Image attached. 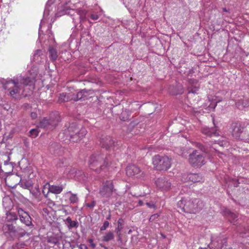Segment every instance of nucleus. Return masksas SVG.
<instances>
[{
	"label": "nucleus",
	"mask_w": 249,
	"mask_h": 249,
	"mask_svg": "<svg viewBox=\"0 0 249 249\" xmlns=\"http://www.w3.org/2000/svg\"><path fill=\"white\" fill-rule=\"evenodd\" d=\"M88 8L86 1L84 0L75 2L74 0H48L47 1L43 18L41 20L40 28L45 20H50L54 22L57 17L64 15H68L72 18L76 27L87 20Z\"/></svg>",
	"instance_id": "f257e3e1"
},
{
	"label": "nucleus",
	"mask_w": 249,
	"mask_h": 249,
	"mask_svg": "<svg viewBox=\"0 0 249 249\" xmlns=\"http://www.w3.org/2000/svg\"><path fill=\"white\" fill-rule=\"evenodd\" d=\"M29 74L30 76L25 77L20 75L12 80L6 81L3 84V88L8 94L13 98L18 99L32 92L37 75L36 69L34 68L30 70Z\"/></svg>",
	"instance_id": "f03ea898"
},
{
	"label": "nucleus",
	"mask_w": 249,
	"mask_h": 249,
	"mask_svg": "<svg viewBox=\"0 0 249 249\" xmlns=\"http://www.w3.org/2000/svg\"><path fill=\"white\" fill-rule=\"evenodd\" d=\"M53 22H51L50 20H45L43 22L42 26L40 28V25H39V30H38V38L40 41L43 40V37L41 36L42 34L43 33V28H45V27H47V30L46 31V33L48 34L47 36H48V44L46 45H49V52L50 54V57L53 60H55L57 59L58 55L57 52L55 49H54L53 46L55 43V40L53 37V36L51 33L50 29L52 28V24ZM41 25V23H40Z\"/></svg>",
	"instance_id": "7ed1b4c3"
},
{
	"label": "nucleus",
	"mask_w": 249,
	"mask_h": 249,
	"mask_svg": "<svg viewBox=\"0 0 249 249\" xmlns=\"http://www.w3.org/2000/svg\"><path fill=\"white\" fill-rule=\"evenodd\" d=\"M87 132L85 128H81V129H79L75 123H72L67 129H65L62 133L59 134V137H62L61 135L65 136L66 139H63V141H65L66 142L68 141L77 142L86 135Z\"/></svg>",
	"instance_id": "20e7f679"
},
{
	"label": "nucleus",
	"mask_w": 249,
	"mask_h": 249,
	"mask_svg": "<svg viewBox=\"0 0 249 249\" xmlns=\"http://www.w3.org/2000/svg\"><path fill=\"white\" fill-rule=\"evenodd\" d=\"M177 205L181 212L188 213H196L204 206L202 201L196 198L191 200L189 197L182 198L178 202Z\"/></svg>",
	"instance_id": "39448f33"
},
{
	"label": "nucleus",
	"mask_w": 249,
	"mask_h": 249,
	"mask_svg": "<svg viewBox=\"0 0 249 249\" xmlns=\"http://www.w3.org/2000/svg\"><path fill=\"white\" fill-rule=\"evenodd\" d=\"M103 159L100 155H92L90 157L89 161V167L91 169L94 170L96 173H100L104 170L106 168L109 169L110 167L113 168L114 165L110 161L109 158H107L102 164V161Z\"/></svg>",
	"instance_id": "423d86ee"
},
{
	"label": "nucleus",
	"mask_w": 249,
	"mask_h": 249,
	"mask_svg": "<svg viewBox=\"0 0 249 249\" xmlns=\"http://www.w3.org/2000/svg\"><path fill=\"white\" fill-rule=\"evenodd\" d=\"M3 234L8 238L14 239L25 235L26 231L20 228H16L12 223H3L2 227Z\"/></svg>",
	"instance_id": "0eeeda50"
},
{
	"label": "nucleus",
	"mask_w": 249,
	"mask_h": 249,
	"mask_svg": "<svg viewBox=\"0 0 249 249\" xmlns=\"http://www.w3.org/2000/svg\"><path fill=\"white\" fill-rule=\"evenodd\" d=\"M22 176L24 178H27L28 179H31L34 176L31 167H27L26 169H25L24 174L21 175L20 177L13 175L6 177L5 178L6 185L10 188H14L21 181Z\"/></svg>",
	"instance_id": "6e6552de"
},
{
	"label": "nucleus",
	"mask_w": 249,
	"mask_h": 249,
	"mask_svg": "<svg viewBox=\"0 0 249 249\" xmlns=\"http://www.w3.org/2000/svg\"><path fill=\"white\" fill-rule=\"evenodd\" d=\"M152 161L154 168L160 171L167 170L171 165V160L166 156H155Z\"/></svg>",
	"instance_id": "1a4fd4ad"
},
{
	"label": "nucleus",
	"mask_w": 249,
	"mask_h": 249,
	"mask_svg": "<svg viewBox=\"0 0 249 249\" xmlns=\"http://www.w3.org/2000/svg\"><path fill=\"white\" fill-rule=\"evenodd\" d=\"M60 116L58 112H55L52 113L50 118L48 119L44 118L39 122L38 127L46 129H53L60 121Z\"/></svg>",
	"instance_id": "9d476101"
},
{
	"label": "nucleus",
	"mask_w": 249,
	"mask_h": 249,
	"mask_svg": "<svg viewBox=\"0 0 249 249\" xmlns=\"http://www.w3.org/2000/svg\"><path fill=\"white\" fill-rule=\"evenodd\" d=\"M232 128V135L234 138L249 142V134L245 131V127L241 123L233 124Z\"/></svg>",
	"instance_id": "9b49d317"
},
{
	"label": "nucleus",
	"mask_w": 249,
	"mask_h": 249,
	"mask_svg": "<svg viewBox=\"0 0 249 249\" xmlns=\"http://www.w3.org/2000/svg\"><path fill=\"white\" fill-rule=\"evenodd\" d=\"M189 162L194 167H200L205 162L204 156L197 150H194L189 155Z\"/></svg>",
	"instance_id": "f8f14e48"
},
{
	"label": "nucleus",
	"mask_w": 249,
	"mask_h": 249,
	"mask_svg": "<svg viewBox=\"0 0 249 249\" xmlns=\"http://www.w3.org/2000/svg\"><path fill=\"white\" fill-rule=\"evenodd\" d=\"M114 191V187L111 180H107L103 183L100 189V194L104 198L110 197Z\"/></svg>",
	"instance_id": "ddd939ff"
},
{
	"label": "nucleus",
	"mask_w": 249,
	"mask_h": 249,
	"mask_svg": "<svg viewBox=\"0 0 249 249\" xmlns=\"http://www.w3.org/2000/svg\"><path fill=\"white\" fill-rule=\"evenodd\" d=\"M63 190L61 186L51 185L49 183H46L43 187L42 193L46 198L48 196L49 193H52L54 194H59Z\"/></svg>",
	"instance_id": "4468645a"
},
{
	"label": "nucleus",
	"mask_w": 249,
	"mask_h": 249,
	"mask_svg": "<svg viewBox=\"0 0 249 249\" xmlns=\"http://www.w3.org/2000/svg\"><path fill=\"white\" fill-rule=\"evenodd\" d=\"M155 184L159 189L164 191L169 190L171 187L170 180L165 177L157 178L155 180Z\"/></svg>",
	"instance_id": "2eb2a0df"
},
{
	"label": "nucleus",
	"mask_w": 249,
	"mask_h": 249,
	"mask_svg": "<svg viewBox=\"0 0 249 249\" xmlns=\"http://www.w3.org/2000/svg\"><path fill=\"white\" fill-rule=\"evenodd\" d=\"M126 174L129 177L134 176L138 178L143 175V172L138 166L134 164H131L127 166Z\"/></svg>",
	"instance_id": "dca6fc26"
},
{
	"label": "nucleus",
	"mask_w": 249,
	"mask_h": 249,
	"mask_svg": "<svg viewBox=\"0 0 249 249\" xmlns=\"http://www.w3.org/2000/svg\"><path fill=\"white\" fill-rule=\"evenodd\" d=\"M93 91L92 90H87L84 89L74 95L72 99L75 101L79 100H85L92 97Z\"/></svg>",
	"instance_id": "f3484780"
},
{
	"label": "nucleus",
	"mask_w": 249,
	"mask_h": 249,
	"mask_svg": "<svg viewBox=\"0 0 249 249\" xmlns=\"http://www.w3.org/2000/svg\"><path fill=\"white\" fill-rule=\"evenodd\" d=\"M17 210L19 216L20 221L26 226H30L32 224L31 218L27 212L20 208H17Z\"/></svg>",
	"instance_id": "a211bd4d"
},
{
	"label": "nucleus",
	"mask_w": 249,
	"mask_h": 249,
	"mask_svg": "<svg viewBox=\"0 0 249 249\" xmlns=\"http://www.w3.org/2000/svg\"><path fill=\"white\" fill-rule=\"evenodd\" d=\"M183 182H192L193 183L200 182L202 180V176L198 174H187L183 175L181 179Z\"/></svg>",
	"instance_id": "6ab92c4d"
},
{
	"label": "nucleus",
	"mask_w": 249,
	"mask_h": 249,
	"mask_svg": "<svg viewBox=\"0 0 249 249\" xmlns=\"http://www.w3.org/2000/svg\"><path fill=\"white\" fill-rule=\"evenodd\" d=\"M0 159L3 161V166L5 167L10 173H11L13 170L14 163L12 162H10L11 160L10 153L0 154Z\"/></svg>",
	"instance_id": "aec40b11"
},
{
	"label": "nucleus",
	"mask_w": 249,
	"mask_h": 249,
	"mask_svg": "<svg viewBox=\"0 0 249 249\" xmlns=\"http://www.w3.org/2000/svg\"><path fill=\"white\" fill-rule=\"evenodd\" d=\"M102 147L106 149H110L111 147L114 146L115 142L109 136H106L102 138L100 141Z\"/></svg>",
	"instance_id": "412c9836"
},
{
	"label": "nucleus",
	"mask_w": 249,
	"mask_h": 249,
	"mask_svg": "<svg viewBox=\"0 0 249 249\" xmlns=\"http://www.w3.org/2000/svg\"><path fill=\"white\" fill-rule=\"evenodd\" d=\"M17 219L18 216L14 213L7 212L6 216L2 217V221L4 223L14 224Z\"/></svg>",
	"instance_id": "4be33fe9"
},
{
	"label": "nucleus",
	"mask_w": 249,
	"mask_h": 249,
	"mask_svg": "<svg viewBox=\"0 0 249 249\" xmlns=\"http://www.w3.org/2000/svg\"><path fill=\"white\" fill-rule=\"evenodd\" d=\"M226 243V239H224L223 241L221 240L219 243L218 241H214L212 240L211 245L209 246V249H221V247H224L225 244ZM199 249H207V248H200Z\"/></svg>",
	"instance_id": "5701e85b"
},
{
	"label": "nucleus",
	"mask_w": 249,
	"mask_h": 249,
	"mask_svg": "<svg viewBox=\"0 0 249 249\" xmlns=\"http://www.w3.org/2000/svg\"><path fill=\"white\" fill-rule=\"evenodd\" d=\"M202 133L208 136H218V132H217V130L215 128H209L207 127H204L202 129Z\"/></svg>",
	"instance_id": "b1692460"
},
{
	"label": "nucleus",
	"mask_w": 249,
	"mask_h": 249,
	"mask_svg": "<svg viewBox=\"0 0 249 249\" xmlns=\"http://www.w3.org/2000/svg\"><path fill=\"white\" fill-rule=\"evenodd\" d=\"M102 9L100 7H98L91 12L90 14V18L93 20H96L98 19L100 16L102 15Z\"/></svg>",
	"instance_id": "393cba45"
},
{
	"label": "nucleus",
	"mask_w": 249,
	"mask_h": 249,
	"mask_svg": "<svg viewBox=\"0 0 249 249\" xmlns=\"http://www.w3.org/2000/svg\"><path fill=\"white\" fill-rule=\"evenodd\" d=\"M3 207L5 209L10 210L13 206L11 198L9 196H5L2 199Z\"/></svg>",
	"instance_id": "a878e982"
},
{
	"label": "nucleus",
	"mask_w": 249,
	"mask_h": 249,
	"mask_svg": "<svg viewBox=\"0 0 249 249\" xmlns=\"http://www.w3.org/2000/svg\"><path fill=\"white\" fill-rule=\"evenodd\" d=\"M236 105L240 110H248L249 109V102L247 101L239 100L236 103Z\"/></svg>",
	"instance_id": "bb28decb"
},
{
	"label": "nucleus",
	"mask_w": 249,
	"mask_h": 249,
	"mask_svg": "<svg viewBox=\"0 0 249 249\" xmlns=\"http://www.w3.org/2000/svg\"><path fill=\"white\" fill-rule=\"evenodd\" d=\"M42 56L44 57V55L43 54L42 51L40 50H37L35 51L32 59L33 61L38 63L42 62L41 60H39V58L40 59H42L43 58Z\"/></svg>",
	"instance_id": "cd10ccee"
},
{
	"label": "nucleus",
	"mask_w": 249,
	"mask_h": 249,
	"mask_svg": "<svg viewBox=\"0 0 249 249\" xmlns=\"http://www.w3.org/2000/svg\"><path fill=\"white\" fill-rule=\"evenodd\" d=\"M224 214L227 217L231 222H233V221L237 217L236 214L232 213L228 209H226L224 212Z\"/></svg>",
	"instance_id": "c85d7f7f"
},
{
	"label": "nucleus",
	"mask_w": 249,
	"mask_h": 249,
	"mask_svg": "<svg viewBox=\"0 0 249 249\" xmlns=\"http://www.w3.org/2000/svg\"><path fill=\"white\" fill-rule=\"evenodd\" d=\"M224 214L227 217L231 222H233V221L237 217L236 214L232 213L228 209H226L224 212Z\"/></svg>",
	"instance_id": "c756f323"
},
{
	"label": "nucleus",
	"mask_w": 249,
	"mask_h": 249,
	"mask_svg": "<svg viewBox=\"0 0 249 249\" xmlns=\"http://www.w3.org/2000/svg\"><path fill=\"white\" fill-rule=\"evenodd\" d=\"M47 242L54 245L59 244L58 238L53 236H48L47 238Z\"/></svg>",
	"instance_id": "7c9ffc66"
},
{
	"label": "nucleus",
	"mask_w": 249,
	"mask_h": 249,
	"mask_svg": "<svg viewBox=\"0 0 249 249\" xmlns=\"http://www.w3.org/2000/svg\"><path fill=\"white\" fill-rule=\"evenodd\" d=\"M114 237V234L112 232L106 233L103 237V240L105 242H108L112 240Z\"/></svg>",
	"instance_id": "2f4dec72"
},
{
	"label": "nucleus",
	"mask_w": 249,
	"mask_h": 249,
	"mask_svg": "<svg viewBox=\"0 0 249 249\" xmlns=\"http://www.w3.org/2000/svg\"><path fill=\"white\" fill-rule=\"evenodd\" d=\"M68 194L70 195L69 199L71 203L74 204L78 202V198L76 194H72L71 192H69Z\"/></svg>",
	"instance_id": "473e14b6"
},
{
	"label": "nucleus",
	"mask_w": 249,
	"mask_h": 249,
	"mask_svg": "<svg viewBox=\"0 0 249 249\" xmlns=\"http://www.w3.org/2000/svg\"><path fill=\"white\" fill-rule=\"evenodd\" d=\"M66 221L68 224V227L69 228H74L77 226V222L75 221H72L70 217L67 218Z\"/></svg>",
	"instance_id": "72a5a7b5"
},
{
	"label": "nucleus",
	"mask_w": 249,
	"mask_h": 249,
	"mask_svg": "<svg viewBox=\"0 0 249 249\" xmlns=\"http://www.w3.org/2000/svg\"><path fill=\"white\" fill-rule=\"evenodd\" d=\"M70 97L65 93H62L59 96V101L60 102H67L69 101Z\"/></svg>",
	"instance_id": "f704fd0d"
},
{
	"label": "nucleus",
	"mask_w": 249,
	"mask_h": 249,
	"mask_svg": "<svg viewBox=\"0 0 249 249\" xmlns=\"http://www.w3.org/2000/svg\"><path fill=\"white\" fill-rule=\"evenodd\" d=\"M10 172L7 170V169L3 167V169H2L1 165H0V178H3L5 177L6 174H9Z\"/></svg>",
	"instance_id": "c9c22d12"
},
{
	"label": "nucleus",
	"mask_w": 249,
	"mask_h": 249,
	"mask_svg": "<svg viewBox=\"0 0 249 249\" xmlns=\"http://www.w3.org/2000/svg\"><path fill=\"white\" fill-rule=\"evenodd\" d=\"M123 222H124V221H123V219H122V218H120L118 220V227L116 229V231L117 233H118L119 232H120L122 230V229H123L122 225H123Z\"/></svg>",
	"instance_id": "e433bc0d"
},
{
	"label": "nucleus",
	"mask_w": 249,
	"mask_h": 249,
	"mask_svg": "<svg viewBox=\"0 0 249 249\" xmlns=\"http://www.w3.org/2000/svg\"><path fill=\"white\" fill-rule=\"evenodd\" d=\"M219 101V100L216 101L215 100L212 101V103H210V104L208 107V110L211 111L212 110H213L215 108V107L216 106L217 103Z\"/></svg>",
	"instance_id": "4c0bfd02"
},
{
	"label": "nucleus",
	"mask_w": 249,
	"mask_h": 249,
	"mask_svg": "<svg viewBox=\"0 0 249 249\" xmlns=\"http://www.w3.org/2000/svg\"><path fill=\"white\" fill-rule=\"evenodd\" d=\"M30 136L32 138L36 137L38 134V131L37 129H32L30 131Z\"/></svg>",
	"instance_id": "58836bf2"
},
{
	"label": "nucleus",
	"mask_w": 249,
	"mask_h": 249,
	"mask_svg": "<svg viewBox=\"0 0 249 249\" xmlns=\"http://www.w3.org/2000/svg\"><path fill=\"white\" fill-rule=\"evenodd\" d=\"M198 87L196 86H195L194 87H192L191 89H190L188 91V93H196L198 91Z\"/></svg>",
	"instance_id": "ea45409f"
},
{
	"label": "nucleus",
	"mask_w": 249,
	"mask_h": 249,
	"mask_svg": "<svg viewBox=\"0 0 249 249\" xmlns=\"http://www.w3.org/2000/svg\"><path fill=\"white\" fill-rule=\"evenodd\" d=\"M109 223L106 221L104 222L103 225L101 227L100 230L101 231H105L107 228L109 226Z\"/></svg>",
	"instance_id": "a19ab883"
},
{
	"label": "nucleus",
	"mask_w": 249,
	"mask_h": 249,
	"mask_svg": "<svg viewBox=\"0 0 249 249\" xmlns=\"http://www.w3.org/2000/svg\"><path fill=\"white\" fill-rule=\"evenodd\" d=\"M146 206L150 208H153V209H156V205H155V204L152 202H147L146 203Z\"/></svg>",
	"instance_id": "79ce46f5"
},
{
	"label": "nucleus",
	"mask_w": 249,
	"mask_h": 249,
	"mask_svg": "<svg viewBox=\"0 0 249 249\" xmlns=\"http://www.w3.org/2000/svg\"><path fill=\"white\" fill-rule=\"evenodd\" d=\"M88 242L89 243L90 247L92 249H94L96 247V244L93 243V240L92 239H89Z\"/></svg>",
	"instance_id": "37998d69"
},
{
	"label": "nucleus",
	"mask_w": 249,
	"mask_h": 249,
	"mask_svg": "<svg viewBox=\"0 0 249 249\" xmlns=\"http://www.w3.org/2000/svg\"><path fill=\"white\" fill-rule=\"evenodd\" d=\"M95 205V202L94 201H91L90 203H88L86 204V206L90 208H93Z\"/></svg>",
	"instance_id": "c03bdc74"
},
{
	"label": "nucleus",
	"mask_w": 249,
	"mask_h": 249,
	"mask_svg": "<svg viewBox=\"0 0 249 249\" xmlns=\"http://www.w3.org/2000/svg\"><path fill=\"white\" fill-rule=\"evenodd\" d=\"M159 217V215L158 214H153L152 215L150 218H149V221H154V220H155L156 219L158 218Z\"/></svg>",
	"instance_id": "a18cd8bd"
},
{
	"label": "nucleus",
	"mask_w": 249,
	"mask_h": 249,
	"mask_svg": "<svg viewBox=\"0 0 249 249\" xmlns=\"http://www.w3.org/2000/svg\"><path fill=\"white\" fill-rule=\"evenodd\" d=\"M46 203L49 207H52L54 205L53 202L50 199L47 200Z\"/></svg>",
	"instance_id": "49530a36"
},
{
	"label": "nucleus",
	"mask_w": 249,
	"mask_h": 249,
	"mask_svg": "<svg viewBox=\"0 0 249 249\" xmlns=\"http://www.w3.org/2000/svg\"><path fill=\"white\" fill-rule=\"evenodd\" d=\"M79 249H88L87 246L85 244H80L78 246Z\"/></svg>",
	"instance_id": "de8ad7c7"
},
{
	"label": "nucleus",
	"mask_w": 249,
	"mask_h": 249,
	"mask_svg": "<svg viewBox=\"0 0 249 249\" xmlns=\"http://www.w3.org/2000/svg\"><path fill=\"white\" fill-rule=\"evenodd\" d=\"M3 107L4 109H5L7 111H8L10 109V107L8 104L4 105Z\"/></svg>",
	"instance_id": "09e8293b"
},
{
	"label": "nucleus",
	"mask_w": 249,
	"mask_h": 249,
	"mask_svg": "<svg viewBox=\"0 0 249 249\" xmlns=\"http://www.w3.org/2000/svg\"><path fill=\"white\" fill-rule=\"evenodd\" d=\"M218 144H219L220 146H224L226 145L227 142H218Z\"/></svg>",
	"instance_id": "8fccbe9b"
},
{
	"label": "nucleus",
	"mask_w": 249,
	"mask_h": 249,
	"mask_svg": "<svg viewBox=\"0 0 249 249\" xmlns=\"http://www.w3.org/2000/svg\"><path fill=\"white\" fill-rule=\"evenodd\" d=\"M31 116L33 119H36L37 117V114L35 112L31 113Z\"/></svg>",
	"instance_id": "3c124183"
},
{
	"label": "nucleus",
	"mask_w": 249,
	"mask_h": 249,
	"mask_svg": "<svg viewBox=\"0 0 249 249\" xmlns=\"http://www.w3.org/2000/svg\"><path fill=\"white\" fill-rule=\"evenodd\" d=\"M24 244H17L18 248H22L24 247Z\"/></svg>",
	"instance_id": "603ef678"
},
{
	"label": "nucleus",
	"mask_w": 249,
	"mask_h": 249,
	"mask_svg": "<svg viewBox=\"0 0 249 249\" xmlns=\"http://www.w3.org/2000/svg\"><path fill=\"white\" fill-rule=\"evenodd\" d=\"M138 204L139 206H142L143 204V202L142 200H139Z\"/></svg>",
	"instance_id": "864d4df0"
},
{
	"label": "nucleus",
	"mask_w": 249,
	"mask_h": 249,
	"mask_svg": "<svg viewBox=\"0 0 249 249\" xmlns=\"http://www.w3.org/2000/svg\"><path fill=\"white\" fill-rule=\"evenodd\" d=\"M223 10L224 12H228V10L226 8H224L223 9Z\"/></svg>",
	"instance_id": "5fc2aeb1"
},
{
	"label": "nucleus",
	"mask_w": 249,
	"mask_h": 249,
	"mask_svg": "<svg viewBox=\"0 0 249 249\" xmlns=\"http://www.w3.org/2000/svg\"><path fill=\"white\" fill-rule=\"evenodd\" d=\"M47 209H46V208L43 209V211L45 212V213H47Z\"/></svg>",
	"instance_id": "6e6d98bb"
},
{
	"label": "nucleus",
	"mask_w": 249,
	"mask_h": 249,
	"mask_svg": "<svg viewBox=\"0 0 249 249\" xmlns=\"http://www.w3.org/2000/svg\"><path fill=\"white\" fill-rule=\"evenodd\" d=\"M194 111H195L196 113H197V112L200 113V111H197V110H195Z\"/></svg>",
	"instance_id": "4d7b16f0"
},
{
	"label": "nucleus",
	"mask_w": 249,
	"mask_h": 249,
	"mask_svg": "<svg viewBox=\"0 0 249 249\" xmlns=\"http://www.w3.org/2000/svg\"><path fill=\"white\" fill-rule=\"evenodd\" d=\"M107 219H110V215H109L107 218Z\"/></svg>",
	"instance_id": "13d9d810"
},
{
	"label": "nucleus",
	"mask_w": 249,
	"mask_h": 249,
	"mask_svg": "<svg viewBox=\"0 0 249 249\" xmlns=\"http://www.w3.org/2000/svg\"><path fill=\"white\" fill-rule=\"evenodd\" d=\"M58 166L59 167H61V164H58Z\"/></svg>",
	"instance_id": "bf43d9fd"
},
{
	"label": "nucleus",
	"mask_w": 249,
	"mask_h": 249,
	"mask_svg": "<svg viewBox=\"0 0 249 249\" xmlns=\"http://www.w3.org/2000/svg\"><path fill=\"white\" fill-rule=\"evenodd\" d=\"M104 249H107V247H104Z\"/></svg>",
	"instance_id": "052dcab7"
},
{
	"label": "nucleus",
	"mask_w": 249,
	"mask_h": 249,
	"mask_svg": "<svg viewBox=\"0 0 249 249\" xmlns=\"http://www.w3.org/2000/svg\"><path fill=\"white\" fill-rule=\"evenodd\" d=\"M162 236L163 237V238H165V236H164L163 235L161 234Z\"/></svg>",
	"instance_id": "680f3d73"
}]
</instances>
